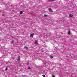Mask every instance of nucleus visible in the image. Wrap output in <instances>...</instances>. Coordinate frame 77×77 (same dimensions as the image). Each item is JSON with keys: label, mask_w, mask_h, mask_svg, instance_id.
<instances>
[{"label": "nucleus", "mask_w": 77, "mask_h": 77, "mask_svg": "<svg viewBox=\"0 0 77 77\" xmlns=\"http://www.w3.org/2000/svg\"><path fill=\"white\" fill-rule=\"evenodd\" d=\"M50 58H51V59H52V58H53V56H52L51 55H50Z\"/></svg>", "instance_id": "9"}, {"label": "nucleus", "mask_w": 77, "mask_h": 77, "mask_svg": "<svg viewBox=\"0 0 77 77\" xmlns=\"http://www.w3.org/2000/svg\"><path fill=\"white\" fill-rule=\"evenodd\" d=\"M20 14H23V11H20Z\"/></svg>", "instance_id": "10"}, {"label": "nucleus", "mask_w": 77, "mask_h": 77, "mask_svg": "<svg viewBox=\"0 0 77 77\" xmlns=\"http://www.w3.org/2000/svg\"><path fill=\"white\" fill-rule=\"evenodd\" d=\"M5 70V71H7L8 70V68L7 67L6 68Z\"/></svg>", "instance_id": "15"}, {"label": "nucleus", "mask_w": 77, "mask_h": 77, "mask_svg": "<svg viewBox=\"0 0 77 77\" xmlns=\"http://www.w3.org/2000/svg\"><path fill=\"white\" fill-rule=\"evenodd\" d=\"M42 75L43 77H46L45 76V75Z\"/></svg>", "instance_id": "16"}, {"label": "nucleus", "mask_w": 77, "mask_h": 77, "mask_svg": "<svg viewBox=\"0 0 77 77\" xmlns=\"http://www.w3.org/2000/svg\"><path fill=\"white\" fill-rule=\"evenodd\" d=\"M52 77H55V76L54 75H53L52 76Z\"/></svg>", "instance_id": "19"}, {"label": "nucleus", "mask_w": 77, "mask_h": 77, "mask_svg": "<svg viewBox=\"0 0 77 77\" xmlns=\"http://www.w3.org/2000/svg\"><path fill=\"white\" fill-rule=\"evenodd\" d=\"M48 1H53L54 0H48Z\"/></svg>", "instance_id": "18"}, {"label": "nucleus", "mask_w": 77, "mask_h": 77, "mask_svg": "<svg viewBox=\"0 0 77 77\" xmlns=\"http://www.w3.org/2000/svg\"><path fill=\"white\" fill-rule=\"evenodd\" d=\"M20 57H18L17 59V61H20Z\"/></svg>", "instance_id": "3"}, {"label": "nucleus", "mask_w": 77, "mask_h": 77, "mask_svg": "<svg viewBox=\"0 0 77 77\" xmlns=\"http://www.w3.org/2000/svg\"><path fill=\"white\" fill-rule=\"evenodd\" d=\"M39 38H41V37L40 36H39Z\"/></svg>", "instance_id": "21"}, {"label": "nucleus", "mask_w": 77, "mask_h": 77, "mask_svg": "<svg viewBox=\"0 0 77 77\" xmlns=\"http://www.w3.org/2000/svg\"><path fill=\"white\" fill-rule=\"evenodd\" d=\"M35 44H38V42H35Z\"/></svg>", "instance_id": "12"}, {"label": "nucleus", "mask_w": 77, "mask_h": 77, "mask_svg": "<svg viewBox=\"0 0 77 77\" xmlns=\"http://www.w3.org/2000/svg\"><path fill=\"white\" fill-rule=\"evenodd\" d=\"M13 42H14L13 41H12L11 42V44H13Z\"/></svg>", "instance_id": "17"}, {"label": "nucleus", "mask_w": 77, "mask_h": 77, "mask_svg": "<svg viewBox=\"0 0 77 77\" xmlns=\"http://www.w3.org/2000/svg\"><path fill=\"white\" fill-rule=\"evenodd\" d=\"M4 14H2V16H4Z\"/></svg>", "instance_id": "20"}, {"label": "nucleus", "mask_w": 77, "mask_h": 77, "mask_svg": "<svg viewBox=\"0 0 77 77\" xmlns=\"http://www.w3.org/2000/svg\"><path fill=\"white\" fill-rule=\"evenodd\" d=\"M49 12H53V10L51 8H49Z\"/></svg>", "instance_id": "5"}, {"label": "nucleus", "mask_w": 77, "mask_h": 77, "mask_svg": "<svg viewBox=\"0 0 77 77\" xmlns=\"http://www.w3.org/2000/svg\"><path fill=\"white\" fill-rule=\"evenodd\" d=\"M53 62H51L50 61H49V63L48 64L50 65H52V64H53Z\"/></svg>", "instance_id": "4"}, {"label": "nucleus", "mask_w": 77, "mask_h": 77, "mask_svg": "<svg viewBox=\"0 0 77 77\" xmlns=\"http://www.w3.org/2000/svg\"><path fill=\"white\" fill-rule=\"evenodd\" d=\"M33 35H34V34H30V36L31 38H32L33 36Z\"/></svg>", "instance_id": "2"}, {"label": "nucleus", "mask_w": 77, "mask_h": 77, "mask_svg": "<svg viewBox=\"0 0 77 77\" xmlns=\"http://www.w3.org/2000/svg\"><path fill=\"white\" fill-rule=\"evenodd\" d=\"M68 35H70V31L69 30V31H68Z\"/></svg>", "instance_id": "7"}, {"label": "nucleus", "mask_w": 77, "mask_h": 77, "mask_svg": "<svg viewBox=\"0 0 77 77\" xmlns=\"http://www.w3.org/2000/svg\"><path fill=\"white\" fill-rule=\"evenodd\" d=\"M24 48L26 50H28V47L27 46H25Z\"/></svg>", "instance_id": "6"}, {"label": "nucleus", "mask_w": 77, "mask_h": 77, "mask_svg": "<svg viewBox=\"0 0 77 77\" xmlns=\"http://www.w3.org/2000/svg\"><path fill=\"white\" fill-rule=\"evenodd\" d=\"M21 77H26V75H22V76H21Z\"/></svg>", "instance_id": "11"}, {"label": "nucleus", "mask_w": 77, "mask_h": 77, "mask_svg": "<svg viewBox=\"0 0 77 77\" xmlns=\"http://www.w3.org/2000/svg\"><path fill=\"white\" fill-rule=\"evenodd\" d=\"M44 17H47V15L44 14Z\"/></svg>", "instance_id": "13"}, {"label": "nucleus", "mask_w": 77, "mask_h": 77, "mask_svg": "<svg viewBox=\"0 0 77 77\" xmlns=\"http://www.w3.org/2000/svg\"><path fill=\"white\" fill-rule=\"evenodd\" d=\"M73 16H74V15H73V14H69V16L70 17H71V18H72V17H73Z\"/></svg>", "instance_id": "1"}, {"label": "nucleus", "mask_w": 77, "mask_h": 77, "mask_svg": "<svg viewBox=\"0 0 77 77\" xmlns=\"http://www.w3.org/2000/svg\"><path fill=\"white\" fill-rule=\"evenodd\" d=\"M49 62H50V61H47L46 62V63H47V64H49V63H49Z\"/></svg>", "instance_id": "8"}, {"label": "nucleus", "mask_w": 77, "mask_h": 77, "mask_svg": "<svg viewBox=\"0 0 77 77\" xmlns=\"http://www.w3.org/2000/svg\"><path fill=\"white\" fill-rule=\"evenodd\" d=\"M28 69H30V66H29Z\"/></svg>", "instance_id": "14"}]
</instances>
